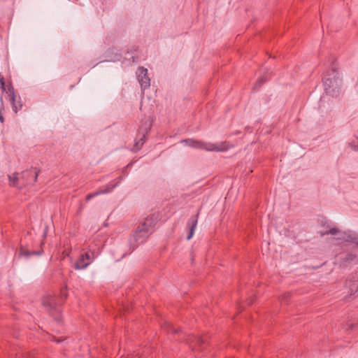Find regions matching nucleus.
<instances>
[{
	"mask_svg": "<svg viewBox=\"0 0 358 358\" xmlns=\"http://www.w3.org/2000/svg\"><path fill=\"white\" fill-rule=\"evenodd\" d=\"M182 143H184L186 145L194 148L205 150L206 151L223 152L227 150L230 148V145L225 142L213 143L198 141L194 139H188L184 140Z\"/></svg>",
	"mask_w": 358,
	"mask_h": 358,
	"instance_id": "f257e3e1",
	"label": "nucleus"
},
{
	"mask_svg": "<svg viewBox=\"0 0 358 358\" xmlns=\"http://www.w3.org/2000/svg\"><path fill=\"white\" fill-rule=\"evenodd\" d=\"M90 259L91 257L90 254L85 253L82 255L78 261L76 262L75 268L76 269H83L86 268L90 264Z\"/></svg>",
	"mask_w": 358,
	"mask_h": 358,
	"instance_id": "39448f33",
	"label": "nucleus"
},
{
	"mask_svg": "<svg viewBox=\"0 0 358 358\" xmlns=\"http://www.w3.org/2000/svg\"><path fill=\"white\" fill-rule=\"evenodd\" d=\"M9 183L12 186H16L17 185V176L15 173L8 176Z\"/></svg>",
	"mask_w": 358,
	"mask_h": 358,
	"instance_id": "1a4fd4ad",
	"label": "nucleus"
},
{
	"mask_svg": "<svg viewBox=\"0 0 358 358\" xmlns=\"http://www.w3.org/2000/svg\"><path fill=\"white\" fill-rule=\"evenodd\" d=\"M196 224H197V219L196 217H192L189 221V223H188V226L189 227V234L187 236V240H189L192 238V237L193 236L194 234V231L196 229Z\"/></svg>",
	"mask_w": 358,
	"mask_h": 358,
	"instance_id": "6e6552de",
	"label": "nucleus"
},
{
	"mask_svg": "<svg viewBox=\"0 0 358 358\" xmlns=\"http://www.w3.org/2000/svg\"><path fill=\"white\" fill-rule=\"evenodd\" d=\"M0 85H1V88L2 89V90L5 91L6 87H5V83H4V80H3V78H0Z\"/></svg>",
	"mask_w": 358,
	"mask_h": 358,
	"instance_id": "9b49d317",
	"label": "nucleus"
},
{
	"mask_svg": "<svg viewBox=\"0 0 358 358\" xmlns=\"http://www.w3.org/2000/svg\"><path fill=\"white\" fill-rule=\"evenodd\" d=\"M154 226L153 221L151 218H147L145 222L138 227V231L140 233H145V234L150 233L151 228Z\"/></svg>",
	"mask_w": 358,
	"mask_h": 358,
	"instance_id": "0eeeda50",
	"label": "nucleus"
},
{
	"mask_svg": "<svg viewBox=\"0 0 358 358\" xmlns=\"http://www.w3.org/2000/svg\"><path fill=\"white\" fill-rule=\"evenodd\" d=\"M36 178H37V175H36V174H35V175H34V179L36 180Z\"/></svg>",
	"mask_w": 358,
	"mask_h": 358,
	"instance_id": "2eb2a0df",
	"label": "nucleus"
},
{
	"mask_svg": "<svg viewBox=\"0 0 358 358\" xmlns=\"http://www.w3.org/2000/svg\"><path fill=\"white\" fill-rule=\"evenodd\" d=\"M349 146L354 151H358V142L356 143L355 142H352L349 143Z\"/></svg>",
	"mask_w": 358,
	"mask_h": 358,
	"instance_id": "9d476101",
	"label": "nucleus"
},
{
	"mask_svg": "<svg viewBox=\"0 0 358 358\" xmlns=\"http://www.w3.org/2000/svg\"><path fill=\"white\" fill-rule=\"evenodd\" d=\"M341 83V81L337 74H334L331 78H326L324 80L325 90L327 93H331L330 89L331 87L334 88L333 90L334 89H338Z\"/></svg>",
	"mask_w": 358,
	"mask_h": 358,
	"instance_id": "7ed1b4c3",
	"label": "nucleus"
},
{
	"mask_svg": "<svg viewBox=\"0 0 358 358\" xmlns=\"http://www.w3.org/2000/svg\"><path fill=\"white\" fill-rule=\"evenodd\" d=\"M138 83L143 89L150 87V80L148 76V69L143 67H139L136 71Z\"/></svg>",
	"mask_w": 358,
	"mask_h": 358,
	"instance_id": "f03ea898",
	"label": "nucleus"
},
{
	"mask_svg": "<svg viewBox=\"0 0 358 358\" xmlns=\"http://www.w3.org/2000/svg\"><path fill=\"white\" fill-rule=\"evenodd\" d=\"M336 239L358 245V234L355 232H338Z\"/></svg>",
	"mask_w": 358,
	"mask_h": 358,
	"instance_id": "20e7f679",
	"label": "nucleus"
},
{
	"mask_svg": "<svg viewBox=\"0 0 358 358\" xmlns=\"http://www.w3.org/2000/svg\"><path fill=\"white\" fill-rule=\"evenodd\" d=\"M329 233L331 234H337V231L336 229H331L329 231Z\"/></svg>",
	"mask_w": 358,
	"mask_h": 358,
	"instance_id": "ddd939ff",
	"label": "nucleus"
},
{
	"mask_svg": "<svg viewBox=\"0 0 358 358\" xmlns=\"http://www.w3.org/2000/svg\"><path fill=\"white\" fill-rule=\"evenodd\" d=\"M99 193V192H96L94 194H90V195H87V199H90V198H92V196H95V195H98Z\"/></svg>",
	"mask_w": 358,
	"mask_h": 358,
	"instance_id": "f8f14e48",
	"label": "nucleus"
},
{
	"mask_svg": "<svg viewBox=\"0 0 358 358\" xmlns=\"http://www.w3.org/2000/svg\"><path fill=\"white\" fill-rule=\"evenodd\" d=\"M0 121H1V122H3V117L1 114H0Z\"/></svg>",
	"mask_w": 358,
	"mask_h": 358,
	"instance_id": "4468645a",
	"label": "nucleus"
},
{
	"mask_svg": "<svg viewBox=\"0 0 358 358\" xmlns=\"http://www.w3.org/2000/svg\"><path fill=\"white\" fill-rule=\"evenodd\" d=\"M6 93L9 96L10 101L12 103L13 110L15 113H17L18 110L21 108V105L15 103V96L13 87H9Z\"/></svg>",
	"mask_w": 358,
	"mask_h": 358,
	"instance_id": "423d86ee",
	"label": "nucleus"
}]
</instances>
